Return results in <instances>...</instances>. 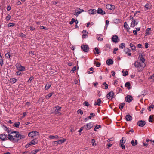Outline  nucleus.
I'll use <instances>...</instances> for the list:
<instances>
[{
    "mask_svg": "<svg viewBox=\"0 0 154 154\" xmlns=\"http://www.w3.org/2000/svg\"><path fill=\"white\" fill-rule=\"evenodd\" d=\"M77 113L78 114L80 113L81 115H82L83 114V111L81 110H79L77 111Z\"/></svg>",
    "mask_w": 154,
    "mask_h": 154,
    "instance_id": "nucleus-53",
    "label": "nucleus"
},
{
    "mask_svg": "<svg viewBox=\"0 0 154 154\" xmlns=\"http://www.w3.org/2000/svg\"><path fill=\"white\" fill-rule=\"evenodd\" d=\"M49 138L50 139H59V137L58 135H56L55 136H53L50 135L49 136Z\"/></svg>",
    "mask_w": 154,
    "mask_h": 154,
    "instance_id": "nucleus-18",
    "label": "nucleus"
},
{
    "mask_svg": "<svg viewBox=\"0 0 154 154\" xmlns=\"http://www.w3.org/2000/svg\"><path fill=\"white\" fill-rule=\"evenodd\" d=\"M114 93L113 91H111L108 93L106 95V97L109 99L111 100L113 98Z\"/></svg>",
    "mask_w": 154,
    "mask_h": 154,
    "instance_id": "nucleus-7",
    "label": "nucleus"
},
{
    "mask_svg": "<svg viewBox=\"0 0 154 154\" xmlns=\"http://www.w3.org/2000/svg\"><path fill=\"white\" fill-rule=\"evenodd\" d=\"M66 140V139L63 138L59 140L55 141V142H57V144H61L64 142Z\"/></svg>",
    "mask_w": 154,
    "mask_h": 154,
    "instance_id": "nucleus-15",
    "label": "nucleus"
},
{
    "mask_svg": "<svg viewBox=\"0 0 154 154\" xmlns=\"http://www.w3.org/2000/svg\"><path fill=\"white\" fill-rule=\"evenodd\" d=\"M133 98L132 97L129 95H127L125 98V101L128 102H131Z\"/></svg>",
    "mask_w": 154,
    "mask_h": 154,
    "instance_id": "nucleus-10",
    "label": "nucleus"
},
{
    "mask_svg": "<svg viewBox=\"0 0 154 154\" xmlns=\"http://www.w3.org/2000/svg\"><path fill=\"white\" fill-rule=\"evenodd\" d=\"M5 57L7 58H10V53L8 52L5 54Z\"/></svg>",
    "mask_w": 154,
    "mask_h": 154,
    "instance_id": "nucleus-48",
    "label": "nucleus"
},
{
    "mask_svg": "<svg viewBox=\"0 0 154 154\" xmlns=\"http://www.w3.org/2000/svg\"><path fill=\"white\" fill-rule=\"evenodd\" d=\"M103 85L105 86L104 89H106L108 88V85L106 83V82H104L103 84Z\"/></svg>",
    "mask_w": 154,
    "mask_h": 154,
    "instance_id": "nucleus-46",
    "label": "nucleus"
},
{
    "mask_svg": "<svg viewBox=\"0 0 154 154\" xmlns=\"http://www.w3.org/2000/svg\"><path fill=\"white\" fill-rule=\"evenodd\" d=\"M122 73L123 74V75L124 76H126L128 75V71H126L125 72L123 70L122 71Z\"/></svg>",
    "mask_w": 154,
    "mask_h": 154,
    "instance_id": "nucleus-41",
    "label": "nucleus"
},
{
    "mask_svg": "<svg viewBox=\"0 0 154 154\" xmlns=\"http://www.w3.org/2000/svg\"><path fill=\"white\" fill-rule=\"evenodd\" d=\"M124 26L125 29L129 30L130 29V28L127 24L126 22H125L124 24Z\"/></svg>",
    "mask_w": 154,
    "mask_h": 154,
    "instance_id": "nucleus-25",
    "label": "nucleus"
},
{
    "mask_svg": "<svg viewBox=\"0 0 154 154\" xmlns=\"http://www.w3.org/2000/svg\"><path fill=\"white\" fill-rule=\"evenodd\" d=\"M138 24V22H136L135 19H132V21L131 24V27H134L135 26Z\"/></svg>",
    "mask_w": 154,
    "mask_h": 154,
    "instance_id": "nucleus-13",
    "label": "nucleus"
},
{
    "mask_svg": "<svg viewBox=\"0 0 154 154\" xmlns=\"http://www.w3.org/2000/svg\"><path fill=\"white\" fill-rule=\"evenodd\" d=\"M6 136L5 134H2L0 135V139L2 140H4L6 138Z\"/></svg>",
    "mask_w": 154,
    "mask_h": 154,
    "instance_id": "nucleus-33",
    "label": "nucleus"
},
{
    "mask_svg": "<svg viewBox=\"0 0 154 154\" xmlns=\"http://www.w3.org/2000/svg\"><path fill=\"white\" fill-rule=\"evenodd\" d=\"M139 57L140 58L141 62H142L143 63H144L145 61V59L143 58V56L142 55H141L139 56Z\"/></svg>",
    "mask_w": 154,
    "mask_h": 154,
    "instance_id": "nucleus-29",
    "label": "nucleus"
},
{
    "mask_svg": "<svg viewBox=\"0 0 154 154\" xmlns=\"http://www.w3.org/2000/svg\"><path fill=\"white\" fill-rule=\"evenodd\" d=\"M151 31V28H148L146 30L145 36H147L150 35L151 34L150 31Z\"/></svg>",
    "mask_w": 154,
    "mask_h": 154,
    "instance_id": "nucleus-17",
    "label": "nucleus"
},
{
    "mask_svg": "<svg viewBox=\"0 0 154 154\" xmlns=\"http://www.w3.org/2000/svg\"><path fill=\"white\" fill-rule=\"evenodd\" d=\"M16 66L17 69L20 71H24L25 69V68L24 66H22L19 63L16 64Z\"/></svg>",
    "mask_w": 154,
    "mask_h": 154,
    "instance_id": "nucleus-3",
    "label": "nucleus"
},
{
    "mask_svg": "<svg viewBox=\"0 0 154 154\" xmlns=\"http://www.w3.org/2000/svg\"><path fill=\"white\" fill-rule=\"evenodd\" d=\"M51 86V84L50 82H48L45 87V89L46 90L50 88Z\"/></svg>",
    "mask_w": 154,
    "mask_h": 154,
    "instance_id": "nucleus-24",
    "label": "nucleus"
},
{
    "mask_svg": "<svg viewBox=\"0 0 154 154\" xmlns=\"http://www.w3.org/2000/svg\"><path fill=\"white\" fill-rule=\"evenodd\" d=\"M33 79V76H32V77H30L29 78V80L28 81V82H30V83L31 82V81Z\"/></svg>",
    "mask_w": 154,
    "mask_h": 154,
    "instance_id": "nucleus-56",
    "label": "nucleus"
},
{
    "mask_svg": "<svg viewBox=\"0 0 154 154\" xmlns=\"http://www.w3.org/2000/svg\"><path fill=\"white\" fill-rule=\"evenodd\" d=\"M106 63L108 65H112L113 64V61L111 59L108 60L106 62Z\"/></svg>",
    "mask_w": 154,
    "mask_h": 154,
    "instance_id": "nucleus-21",
    "label": "nucleus"
},
{
    "mask_svg": "<svg viewBox=\"0 0 154 154\" xmlns=\"http://www.w3.org/2000/svg\"><path fill=\"white\" fill-rule=\"evenodd\" d=\"M107 9L109 10H113L115 8V6L114 5L108 4L106 6Z\"/></svg>",
    "mask_w": 154,
    "mask_h": 154,
    "instance_id": "nucleus-12",
    "label": "nucleus"
},
{
    "mask_svg": "<svg viewBox=\"0 0 154 154\" xmlns=\"http://www.w3.org/2000/svg\"><path fill=\"white\" fill-rule=\"evenodd\" d=\"M81 48L83 51L85 52H87L89 50V48L87 45H82Z\"/></svg>",
    "mask_w": 154,
    "mask_h": 154,
    "instance_id": "nucleus-8",
    "label": "nucleus"
},
{
    "mask_svg": "<svg viewBox=\"0 0 154 154\" xmlns=\"http://www.w3.org/2000/svg\"><path fill=\"white\" fill-rule=\"evenodd\" d=\"M125 104L124 103H121L119 105V107L120 110H122L124 106H125Z\"/></svg>",
    "mask_w": 154,
    "mask_h": 154,
    "instance_id": "nucleus-27",
    "label": "nucleus"
},
{
    "mask_svg": "<svg viewBox=\"0 0 154 154\" xmlns=\"http://www.w3.org/2000/svg\"><path fill=\"white\" fill-rule=\"evenodd\" d=\"M145 7L146 9H150L152 7V6L150 4L147 3L145 5Z\"/></svg>",
    "mask_w": 154,
    "mask_h": 154,
    "instance_id": "nucleus-19",
    "label": "nucleus"
},
{
    "mask_svg": "<svg viewBox=\"0 0 154 154\" xmlns=\"http://www.w3.org/2000/svg\"><path fill=\"white\" fill-rule=\"evenodd\" d=\"M75 21V19L74 18H72L71 21L70 22L69 24L71 25Z\"/></svg>",
    "mask_w": 154,
    "mask_h": 154,
    "instance_id": "nucleus-51",
    "label": "nucleus"
},
{
    "mask_svg": "<svg viewBox=\"0 0 154 154\" xmlns=\"http://www.w3.org/2000/svg\"><path fill=\"white\" fill-rule=\"evenodd\" d=\"M154 107V105H151L149 107L148 110L150 111H151V108H153Z\"/></svg>",
    "mask_w": 154,
    "mask_h": 154,
    "instance_id": "nucleus-47",
    "label": "nucleus"
},
{
    "mask_svg": "<svg viewBox=\"0 0 154 154\" xmlns=\"http://www.w3.org/2000/svg\"><path fill=\"white\" fill-rule=\"evenodd\" d=\"M56 109L54 111V113L55 114H57L58 115H61V113L60 112V111L61 109V107L59 106L56 107Z\"/></svg>",
    "mask_w": 154,
    "mask_h": 154,
    "instance_id": "nucleus-6",
    "label": "nucleus"
},
{
    "mask_svg": "<svg viewBox=\"0 0 154 154\" xmlns=\"http://www.w3.org/2000/svg\"><path fill=\"white\" fill-rule=\"evenodd\" d=\"M131 143L132 146H134L137 144V140H135V141H134V140H132L131 142Z\"/></svg>",
    "mask_w": 154,
    "mask_h": 154,
    "instance_id": "nucleus-28",
    "label": "nucleus"
},
{
    "mask_svg": "<svg viewBox=\"0 0 154 154\" xmlns=\"http://www.w3.org/2000/svg\"><path fill=\"white\" fill-rule=\"evenodd\" d=\"M126 140V137H123L122 139L120 140V143L124 144Z\"/></svg>",
    "mask_w": 154,
    "mask_h": 154,
    "instance_id": "nucleus-22",
    "label": "nucleus"
},
{
    "mask_svg": "<svg viewBox=\"0 0 154 154\" xmlns=\"http://www.w3.org/2000/svg\"><path fill=\"white\" fill-rule=\"evenodd\" d=\"M95 116V114L94 113H91L90 115L88 116L89 119H91L92 117H94Z\"/></svg>",
    "mask_w": 154,
    "mask_h": 154,
    "instance_id": "nucleus-45",
    "label": "nucleus"
},
{
    "mask_svg": "<svg viewBox=\"0 0 154 154\" xmlns=\"http://www.w3.org/2000/svg\"><path fill=\"white\" fill-rule=\"evenodd\" d=\"M125 87H127V88L128 89H131V87H130V83L129 82H127L125 83Z\"/></svg>",
    "mask_w": 154,
    "mask_h": 154,
    "instance_id": "nucleus-31",
    "label": "nucleus"
},
{
    "mask_svg": "<svg viewBox=\"0 0 154 154\" xmlns=\"http://www.w3.org/2000/svg\"><path fill=\"white\" fill-rule=\"evenodd\" d=\"M81 13V12H80V11H77V12H74L73 13V15L76 16H77L79 14Z\"/></svg>",
    "mask_w": 154,
    "mask_h": 154,
    "instance_id": "nucleus-42",
    "label": "nucleus"
},
{
    "mask_svg": "<svg viewBox=\"0 0 154 154\" xmlns=\"http://www.w3.org/2000/svg\"><path fill=\"white\" fill-rule=\"evenodd\" d=\"M124 51L126 54H127L130 51V50L128 48H124Z\"/></svg>",
    "mask_w": 154,
    "mask_h": 154,
    "instance_id": "nucleus-44",
    "label": "nucleus"
},
{
    "mask_svg": "<svg viewBox=\"0 0 154 154\" xmlns=\"http://www.w3.org/2000/svg\"><path fill=\"white\" fill-rule=\"evenodd\" d=\"M0 63L1 65L3 64V62L2 56H0Z\"/></svg>",
    "mask_w": 154,
    "mask_h": 154,
    "instance_id": "nucleus-52",
    "label": "nucleus"
},
{
    "mask_svg": "<svg viewBox=\"0 0 154 154\" xmlns=\"http://www.w3.org/2000/svg\"><path fill=\"white\" fill-rule=\"evenodd\" d=\"M89 13L90 14H95L97 13V10L95 9H91L88 10Z\"/></svg>",
    "mask_w": 154,
    "mask_h": 154,
    "instance_id": "nucleus-14",
    "label": "nucleus"
},
{
    "mask_svg": "<svg viewBox=\"0 0 154 154\" xmlns=\"http://www.w3.org/2000/svg\"><path fill=\"white\" fill-rule=\"evenodd\" d=\"M85 127V129L86 130H89L93 127V124L92 122H89L85 125H84Z\"/></svg>",
    "mask_w": 154,
    "mask_h": 154,
    "instance_id": "nucleus-5",
    "label": "nucleus"
},
{
    "mask_svg": "<svg viewBox=\"0 0 154 154\" xmlns=\"http://www.w3.org/2000/svg\"><path fill=\"white\" fill-rule=\"evenodd\" d=\"M153 115H150L149 116V122H153Z\"/></svg>",
    "mask_w": 154,
    "mask_h": 154,
    "instance_id": "nucleus-34",
    "label": "nucleus"
},
{
    "mask_svg": "<svg viewBox=\"0 0 154 154\" xmlns=\"http://www.w3.org/2000/svg\"><path fill=\"white\" fill-rule=\"evenodd\" d=\"M124 144L120 143V146L123 149H125V146L124 145Z\"/></svg>",
    "mask_w": 154,
    "mask_h": 154,
    "instance_id": "nucleus-50",
    "label": "nucleus"
},
{
    "mask_svg": "<svg viewBox=\"0 0 154 154\" xmlns=\"http://www.w3.org/2000/svg\"><path fill=\"white\" fill-rule=\"evenodd\" d=\"M130 46L132 50H135L136 48L135 46L131 43H130Z\"/></svg>",
    "mask_w": 154,
    "mask_h": 154,
    "instance_id": "nucleus-38",
    "label": "nucleus"
},
{
    "mask_svg": "<svg viewBox=\"0 0 154 154\" xmlns=\"http://www.w3.org/2000/svg\"><path fill=\"white\" fill-rule=\"evenodd\" d=\"M20 125V123L19 122H16L13 125V126L14 127H16V128H18L19 127V126Z\"/></svg>",
    "mask_w": 154,
    "mask_h": 154,
    "instance_id": "nucleus-30",
    "label": "nucleus"
},
{
    "mask_svg": "<svg viewBox=\"0 0 154 154\" xmlns=\"http://www.w3.org/2000/svg\"><path fill=\"white\" fill-rule=\"evenodd\" d=\"M145 47L146 48H147L148 47V44L147 43H146L145 44Z\"/></svg>",
    "mask_w": 154,
    "mask_h": 154,
    "instance_id": "nucleus-60",
    "label": "nucleus"
},
{
    "mask_svg": "<svg viewBox=\"0 0 154 154\" xmlns=\"http://www.w3.org/2000/svg\"><path fill=\"white\" fill-rule=\"evenodd\" d=\"M4 129L5 130L8 131V133H9V130H8V128L7 127H6L5 126H4Z\"/></svg>",
    "mask_w": 154,
    "mask_h": 154,
    "instance_id": "nucleus-62",
    "label": "nucleus"
},
{
    "mask_svg": "<svg viewBox=\"0 0 154 154\" xmlns=\"http://www.w3.org/2000/svg\"><path fill=\"white\" fill-rule=\"evenodd\" d=\"M105 49L106 50H109L110 48V45H109L106 44L105 46Z\"/></svg>",
    "mask_w": 154,
    "mask_h": 154,
    "instance_id": "nucleus-43",
    "label": "nucleus"
},
{
    "mask_svg": "<svg viewBox=\"0 0 154 154\" xmlns=\"http://www.w3.org/2000/svg\"><path fill=\"white\" fill-rule=\"evenodd\" d=\"M95 129H99V128H100L101 127V126L99 125H97L95 126Z\"/></svg>",
    "mask_w": 154,
    "mask_h": 154,
    "instance_id": "nucleus-58",
    "label": "nucleus"
},
{
    "mask_svg": "<svg viewBox=\"0 0 154 154\" xmlns=\"http://www.w3.org/2000/svg\"><path fill=\"white\" fill-rule=\"evenodd\" d=\"M100 63L99 62H97L96 64V66L97 67H100Z\"/></svg>",
    "mask_w": 154,
    "mask_h": 154,
    "instance_id": "nucleus-59",
    "label": "nucleus"
},
{
    "mask_svg": "<svg viewBox=\"0 0 154 154\" xmlns=\"http://www.w3.org/2000/svg\"><path fill=\"white\" fill-rule=\"evenodd\" d=\"M26 105L27 106H29L30 105V103L29 102H26Z\"/></svg>",
    "mask_w": 154,
    "mask_h": 154,
    "instance_id": "nucleus-64",
    "label": "nucleus"
},
{
    "mask_svg": "<svg viewBox=\"0 0 154 154\" xmlns=\"http://www.w3.org/2000/svg\"><path fill=\"white\" fill-rule=\"evenodd\" d=\"M97 102H95L94 103V105H97L98 106H100V103L101 102V100L100 98H99L97 100Z\"/></svg>",
    "mask_w": 154,
    "mask_h": 154,
    "instance_id": "nucleus-26",
    "label": "nucleus"
},
{
    "mask_svg": "<svg viewBox=\"0 0 154 154\" xmlns=\"http://www.w3.org/2000/svg\"><path fill=\"white\" fill-rule=\"evenodd\" d=\"M53 95V93H50L48 94L47 95L45 96V98L46 99H48L50 97H51Z\"/></svg>",
    "mask_w": 154,
    "mask_h": 154,
    "instance_id": "nucleus-35",
    "label": "nucleus"
},
{
    "mask_svg": "<svg viewBox=\"0 0 154 154\" xmlns=\"http://www.w3.org/2000/svg\"><path fill=\"white\" fill-rule=\"evenodd\" d=\"M112 39V41L115 43H117L119 42L118 37L117 35H113Z\"/></svg>",
    "mask_w": 154,
    "mask_h": 154,
    "instance_id": "nucleus-11",
    "label": "nucleus"
},
{
    "mask_svg": "<svg viewBox=\"0 0 154 154\" xmlns=\"http://www.w3.org/2000/svg\"><path fill=\"white\" fill-rule=\"evenodd\" d=\"M133 33L135 35H137V32L135 30H134L133 31Z\"/></svg>",
    "mask_w": 154,
    "mask_h": 154,
    "instance_id": "nucleus-57",
    "label": "nucleus"
},
{
    "mask_svg": "<svg viewBox=\"0 0 154 154\" xmlns=\"http://www.w3.org/2000/svg\"><path fill=\"white\" fill-rule=\"evenodd\" d=\"M97 38L98 40H99L100 41H102L103 39V36L102 35H98L97 37Z\"/></svg>",
    "mask_w": 154,
    "mask_h": 154,
    "instance_id": "nucleus-37",
    "label": "nucleus"
},
{
    "mask_svg": "<svg viewBox=\"0 0 154 154\" xmlns=\"http://www.w3.org/2000/svg\"><path fill=\"white\" fill-rule=\"evenodd\" d=\"M38 151H39V150L38 149H37L34 150L30 152V153L31 154H35Z\"/></svg>",
    "mask_w": 154,
    "mask_h": 154,
    "instance_id": "nucleus-39",
    "label": "nucleus"
},
{
    "mask_svg": "<svg viewBox=\"0 0 154 154\" xmlns=\"http://www.w3.org/2000/svg\"><path fill=\"white\" fill-rule=\"evenodd\" d=\"M38 142V141L37 140H34L30 142V143L31 144V145H34L37 144Z\"/></svg>",
    "mask_w": 154,
    "mask_h": 154,
    "instance_id": "nucleus-20",
    "label": "nucleus"
},
{
    "mask_svg": "<svg viewBox=\"0 0 154 154\" xmlns=\"http://www.w3.org/2000/svg\"><path fill=\"white\" fill-rule=\"evenodd\" d=\"M31 145L30 143H29L28 144H27L26 146V147L27 148L29 147L30 146H31Z\"/></svg>",
    "mask_w": 154,
    "mask_h": 154,
    "instance_id": "nucleus-63",
    "label": "nucleus"
},
{
    "mask_svg": "<svg viewBox=\"0 0 154 154\" xmlns=\"http://www.w3.org/2000/svg\"><path fill=\"white\" fill-rule=\"evenodd\" d=\"M25 138V136L19 134L18 131H10V141L17 142L18 141Z\"/></svg>",
    "mask_w": 154,
    "mask_h": 154,
    "instance_id": "nucleus-1",
    "label": "nucleus"
},
{
    "mask_svg": "<svg viewBox=\"0 0 154 154\" xmlns=\"http://www.w3.org/2000/svg\"><path fill=\"white\" fill-rule=\"evenodd\" d=\"M97 12L98 14H100L102 15L105 14L106 13L105 11L102 10V9L101 8H98Z\"/></svg>",
    "mask_w": 154,
    "mask_h": 154,
    "instance_id": "nucleus-16",
    "label": "nucleus"
},
{
    "mask_svg": "<svg viewBox=\"0 0 154 154\" xmlns=\"http://www.w3.org/2000/svg\"><path fill=\"white\" fill-rule=\"evenodd\" d=\"M25 35L24 34H23V33H21L20 34V36L21 37H25Z\"/></svg>",
    "mask_w": 154,
    "mask_h": 154,
    "instance_id": "nucleus-61",
    "label": "nucleus"
},
{
    "mask_svg": "<svg viewBox=\"0 0 154 154\" xmlns=\"http://www.w3.org/2000/svg\"><path fill=\"white\" fill-rule=\"evenodd\" d=\"M95 140L94 139H92L91 140V143L92 144V145L93 146H95L96 145V143L95 142Z\"/></svg>",
    "mask_w": 154,
    "mask_h": 154,
    "instance_id": "nucleus-32",
    "label": "nucleus"
},
{
    "mask_svg": "<svg viewBox=\"0 0 154 154\" xmlns=\"http://www.w3.org/2000/svg\"><path fill=\"white\" fill-rule=\"evenodd\" d=\"M39 135V133L37 131H32L29 133L28 135L29 137L32 138L34 136Z\"/></svg>",
    "mask_w": 154,
    "mask_h": 154,
    "instance_id": "nucleus-4",
    "label": "nucleus"
},
{
    "mask_svg": "<svg viewBox=\"0 0 154 154\" xmlns=\"http://www.w3.org/2000/svg\"><path fill=\"white\" fill-rule=\"evenodd\" d=\"M17 81V79L15 78L10 79V82L12 83H15Z\"/></svg>",
    "mask_w": 154,
    "mask_h": 154,
    "instance_id": "nucleus-36",
    "label": "nucleus"
},
{
    "mask_svg": "<svg viewBox=\"0 0 154 154\" xmlns=\"http://www.w3.org/2000/svg\"><path fill=\"white\" fill-rule=\"evenodd\" d=\"M134 64L135 67L137 68L138 71L142 70L146 66L145 63L141 62V61H136L134 63Z\"/></svg>",
    "mask_w": 154,
    "mask_h": 154,
    "instance_id": "nucleus-2",
    "label": "nucleus"
},
{
    "mask_svg": "<svg viewBox=\"0 0 154 154\" xmlns=\"http://www.w3.org/2000/svg\"><path fill=\"white\" fill-rule=\"evenodd\" d=\"M94 49L96 51V52H95V53H96L97 54H99L100 53L99 51L97 48L95 47L94 48Z\"/></svg>",
    "mask_w": 154,
    "mask_h": 154,
    "instance_id": "nucleus-49",
    "label": "nucleus"
},
{
    "mask_svg": "<svg viewBox=\"0 0 154 154\" xmlns=\"http://www.w3.org/2000/svg\"><path fill=\"white\" fill-rule=\"evenodd\" d=\"M84 104L86 106H89L88 102L87 101H85L84 103Z\"/></svg>",
    "mask_w": 154,
    "mask_h": 154,
    "instance_id": "nucleus-54",
    "label": "nucleus"
},
{
    "mask_svg": "<svg viewBox=\"0 0 154 154\" xmlns=\"http://www.w3.org/2000/svg\"><path fill=\"white\" fill-rule=\"evenodd\" d=\"M137 47L138 48H142V45L141 44H138L137 46Z\"/></svg>",
    "mask_w": 154,
    "mask_h": 154,
    "instance_id": "nucleus-55",
    "label": "nucleus"
},
{
    "mask_svg": "<svg viewBox=\"0 0 154 154\" xmlns=\"http://www.w3.org/2000/svg\"><path fill=\"white\" fill-rule=\"evenodd\" d=\"M125 118L127 121H130L132 119L131 116H130L129 114L126 115V116Z\"/></svg>",
    "mask_w": 154,
    "mask_h": 154,
    "instance_id": "nucleus-23",
    "label": "nucleus"
},
{
    "mask_svg": "<svg viewBox=\"0 0 154 154\" xmlns=\"http://www.w3.org/2000/svg\"><path fill=\"white\" fill-rule=\"evenodd\" d=\"M125 46V44L124 43H122L119 46V48L121 49H123Z\"/></svg>",
    "mask_w": 154,
    "mask_h": 154,
    "instance_id": "nucleus-40",
    "label": "nucleus"
},
{
    "mask_svg": "<svg viewBox=\"0 0 154 154\" xmlns=\"http://www.w3.org/2000/svg\"><path fill=\"white\" fill-rule=\"evenodd\" d=\"M137 124L139 126L143 127L145 125L146 123L144 121L140 120L138 121Z\"/></svg>",
    "mask_w": 154,
    "mask_h": 154,
    "instance_id": "nucleus-9",
    "label": "nucleus"
}]
</instances>
